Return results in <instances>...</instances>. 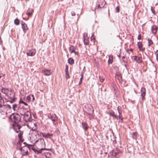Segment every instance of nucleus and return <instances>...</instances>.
<instances>
[{
    "label": "nucleus",
    "instance_id": "1",
    "mask_svg": "<svg viewBox=\"0 0 158 158\" xmlns=\"http://www.w3.org/2000/svg\"><path fill=\"white\" fill-rule=\"evenodd\" d=\"M36 143V146L37 148L32 149L34 151L36 154H39L42 152L43 150H49V149H46L45 148V143L43 139H39L35 141Z\"/></svg>",
    "mask_w": 158,
    "mask_h": 158
},
{
    "label": "nucleus",
    "instance_id": "2",
    "mask_svg": "<svg viewBox=\"0 0 158 158\" xmlns=\"http://www.w3.org/2000/svg\"><path fill=\"white\" fill-rule=\"evenodd\" d=\"M9 119L15 124L18 123L21 121V117L18 113H12L9 116Z\"/></svg>",
    "mask_w": 158,
    "mask_h": 158
},
{
    "label": "nucleus",
    "instance_id": "3",
    "mask_svg": "<svg viewBox=\"0 0 158 158\" xmlns=\"http://www.w3.org/2000/svg\"><path fill=\"white\" fill-rule=\"evenodd\" d=\"M83 111L88 114L91 115L94 113V109L93 106L90 104H88L85 105L83 108Z\"/></svg>",
    "mask_w": 158,
    "mask_h": 158
},
{
    "label": "nucleus",
    "instance_id": "4",
    "mask_svg": "<svg viewBox=\"0 0 158 158\" xmlns=\"http://www.w3.org/2000/svg\"><path fill=\"white\" fill-rule=\"evenodd\" d=\"M23 116H24L23 119L24 121L27 122H31L32 120V117L30 112L28 111Z\"/></svg>",
    "mask_w": 158,
    "mask_h": 158
},
{
    "label": "nucleus",
    "instance_id": "5",
    "mask_svg": "<svg viewBox=\"0 0 158 158\" xmlns=\"http://www.w3.org/2000/svg\"><path fill=\"white\" fill-rule=\"evenodd\" d=\"M141 96V99L142 101H144L145 99V96L146 93V90L144 87L141 88L140 90Z\"/></svg>",
    "mask_w": 158,
    "mask_h": 158
},
{
    "label": "nucleus",
    "instance_id": "6",
    "mask_svg": "<svg viewBox=\"0 0 158 158\" xmlns=\"http://www.w3.org/2000/svg\"><path fill=\"white\" fill-rule=\"evenodd\" d=\"M48 118L50 119L53 122L57 121L58 118L55 114H50L48 115Z\"/></svg>",
    "mask_w": 158,
    "mask_h": 158
},
{
    "label": "nucleus",
    "instance_id": "7",
    "mask_svg": "<svg viewBox=\"0 0 158 158\" xmlns=\"http://www.w3.org/2000/svg\"><path fill=\"white\" fill-rule=\"evenodd\" d=\"M83 42L85 45H87L89 44V38L87 33H84L83 34Z\"/></svg>",
    "mask_w": 158,
    "mask_h": 158
},
{
    "label": "nucleus",
    "instance_id": "8",
    "mask_svg": "<svg viewBox=\"0 0 158 158\" xmlns=\"http://www.w3.org/2000/svg\"><path fill=\"white\" fill-rule=\"evenodd\" d=\"M28 111V110L23 108V107L21 108L20 107L18 111L19 112L20 114L22 116L24 115Z\"/></svg>",
    "mask_w": 158,
    "mask_h": 158
},
{
    "label": "nucleus",
    "instance_id": "9",
    "mask_svg": "<svg viewBox=\"0 0 158 158\" xmlns=\"http://www.w3.org/2000/svg\"><path fill=\"white\" fill-rule=\"evenodd\" d=\"M21 24L24 32L25 33L26 31L28 29V27L27 24L23 21L21 22Z\"/></svg>",
    "mask_w": 158,
    "mask_h": 158
},
{
    "label": "nucleus",
    "instance_id": "10",
    "mask_svg": "<svg viewBox=\"0 0 158 158\" xmlns=\"http://www.w3.org/2000/svg\"><path fill=\"white\" fill-rule=\"evenodd\" d=\"M35 53L36 51L35 49H32L27 52V56H33L35 54Z\"/></svg>",
    "mask_w": 158,
    "mask_h": 158
},
{
    "label": "nucleus",
    "instance_id": "11",
    "mask_svg": "<svg viewBox=\"0 0 158 158\" xmlns=\"http://www.w3.org/2000/svg\"><path fill=\"white\" fill-rule=\"evenodd\" d=\"M42 72L46 76H49L51 74V70L44 69L42 70Z\"/></svg>",
    "mask_w": 158,
    "mask_h": 158
},
{
    "label": "nucleus",
    "instance_id": "12",
    "mask_svg": "<svg viewBox=\"0 0 158 158\" xmlns=\"http://www.w3.org/2000/svg\"><path fill=\"white\" fill-rule=\"evenodd\" d=\"M115 77H117V79L119 81H122V76L121 74L118 72L117 71L115 73Z\"/></svg>",
    "mask_w": 158,
    "mask_h": 158
},
{
    "label": "nucleus",
    "instance_id": "13",
    "mask_svg": "<svg viewBox=\"0 0 158 158\" xmlns=\"http://www.w3.org/2000/svg\"><path fill=\"white\" fill-rule=\"evenodd\" d=\"M133 57H134V60L136 61V62L138 63H140L142 62V60L141 57L138 56H134Z\"/></svg>",
    "mask_w": 158,
    "mask_h": 158
},
{
    "label": "nucleus",
    "instance_id": "14",
    "mask_svg": "<svg viewBox=\"0 0 158 158\" xmlns=\"http://www.w3.org/2000/svg\"><path fill=\"white\" fill-rule=\"evenodd\" d=\"M82 127L83 129L85 131H86L89 128L87 123L85 122L82 123Z\"/></svg>",
    "mask_w": 158,
    "mask_h": 158
},
{
    "label": "nucleus",
    "instance_id": "15",
    "mask_svg": "<svg viewBox=\"0 0 158 158\" xmlns=\"http://www.w3.org/2000/svg\"><path fill=\"white\" fill-rule=\"evenodd\" d=\"M12 108L14 111H18L19 108H20V105L19 104L17 105L16 104H14L12 105Z\"/></svg>",
    "mask_w": 158,
    "mask_h": 158
},
{
    "label": "nucleus",
    "instance_id": "16",
    "mask_svg": "<svg viewBox=\"0 0 158 158\" xmlns=\"http://www.w3.org/2000/svg\"><path fill=\"white\" fill-rule=\"evenodd\" d=\"M108 113L110 116L116 118L117 119H118V116L115 114L114 111L111 110Z\"/></svg>",
    "mask_w": 158,
    "mask_h": 158
},
{
    "label": "nucleus",
    "instance_id": "17",
    "mask_svg": "<svg viewBox=\"0 0 158 158\" xmlns=\"http://www.w3.org/2000/svg\"><path fill=\"white\" fill-rule=\"evenodd\" d=\"M137 45L140 51H143L145 50V48L143 47V45L141 42H138L137 43Z\"/></svg>",
    "mask_w": 158,
    "mask_h": 158
},
{
    "label": "nucleus",
    "instance_id": "18",
    "mask_svg": "<svg viewBox=\"0 0 158 158\" xmlns=\"http://www.w3.org/2000/svg\"><path fill=\"white\" fill-rule=\"evenodd\" d=\"M157 27L156 26H152V27L151 31L153 34H155L156 32Z\"/></svg>",
    "mask_w": 158,
    "mask_h": 158
},
{
    "label": "nucleus",
    "instance_id": "19",
    "mask_svg": "<svg viewBox=\"0 0 158 158\" xmlns=\"http://www.w3.org/2000/svg\"><path fill=\"white\" fill-rule=\"evenodd\" d=\"M42 134L43 136L45 137V138H50V137L52 136L53 135L52 134H50L49 133L47 134L42 133Z\"/></svg>",
    "mask_w": 158,
    "mask_h": 158
},
{
    "label": "nucleus",
    "instance_id": "20",
    "mask_svg": "<svg viewBox=\"0 0 158 158\" xmlns=\"http://www.w3.org/2000/svg\"><path fill=\"white\" fill-rule=\"evenodd\" d=\"M102 2L104 4V5H103V6H101L100 4H98L97 6V8H98L101 9L102 8H103L104 7V6L105 5L106 3L105 2L104 0H102Z\"/></svg>",
    "mask_w": 158,
    "mask_h": 158
},
{
    "label": "nucleus",
    "instance_id": "21",
    "mask_svg": "<svg viewBox=\"0 0 158 158\" xmlns=\"http://www.w3.org/2000/svg\"><path fill=\"white\" fill-rule=\"evenodd\" d=\"M69 50L71 53H73L75 52V49L73 46H71L69 48Z\"/></svg>",
    "mask_w": 158,
    "mask_h": 158
},
{
    "label": "nucleus",
    "instance_id": "22",
    "mask_svg": "<svg viewBox=\"0 0 158 158\" xmlns=\"http://www.w3.org/2000/svg\"><path fill=\"white\" fill-rule=\"evenodd\" d=\"M68 62L70 64H72L74 63V60L72 58H70L68 59Z\"/></svg>",
    "mask_w": 158,
    "mask_h": 158
},
{
    "label": "nucleus",
    "instance_id": "23",
    "mask_svg": "<svg viewBox=\"0 0 158 158\" xmlns=\"http://www.w3.org/2000/svg\"><path fill=\"white\" fill-rule=\"evenodd\" d=\"M15 92L10 93V95H8V97L10 98H15Z\"/></svg>",
    "mask_w": 158,
    "mask_h": 158
},
{
    "label": "nucleus",
    "instance_id": "24",
    "mask_svg": "<svg viewBox=\"0 0 158 158\" xmlns=\"http://www.w3.org/2000/svg\"><path fill=\"white\" fill-rule=\"evenodd\" d=\"M132 137L133 139H137V134L136 132H133L132 135Z\"/></svg>",
    "mask_w": 158,
    "mask_h": 158
},
{
    "label": "nucleus",
    "instance_id": "25",
    "mask_svg": "<svg viewBox=\"0 0 158 158\" xmlns=\"http://www.w3.org/2000/svg\"><path fill=\"white\" fill-rule=\"evenodd\" d=\"M20 103H22L25 106H28L27 104V103H26V102H24L23 101V100H22V99L21 98L20 99L19 102V104Z\"/></svg>",
    "mask_w": 158,
    "mask_h": 158
},
{
    "label": "nucleus",
    "instance_id": "26",
    "mask_svg": "<svg viewBox=\"0 0 158 158\" xmlns=\"http://www.w3.org/2000/svg\"><path fill=\"white\" fill-rule=\"evenodd\" d=\"M14 23L17 25H19V20L17 18L14 20Z\"/></svg>",
    "mask_w": 158,
    "mask_h": 158
},
{
    "label": "nucleus",
    "instance_id": "27",
    "mask_svg": "<svg viewBox=\"0 0 158 158\" xmlns=\"http://www.w3.org/2000/svg\"><path fill=\"white\" fill-rule=\"evenodd\" d=\"M19 131V133L18 135V136L19 137V139H20V140L22 137L23 132V131Z\"/></svg>",
    "mask_w": 158,
    "mask_h": 158
},
{
    "label": "nucleus",
    "instance_id": "28",
    "mask_svg": "<svg viewBox=\"0 0 158 158\" xmlns=\"http://www.w3.org/2000/svg\"><path fill=\"white\" fill-rule=\"evenodd\" d=\"M14 125L16 127L18 128V129L19 130H20V129H21V128L22 127V126H21L18 123H15V124Z\"/></svg>",
    "mask_w": 158,
    "mask_h": 158
},
{
    "label": "nucleus",
    "instance_id": "29",
    "mask_svg": "<svg viewBox=\"0 0 158 158\" xmlns=\"http://www.w3.org/2000/svg\"><path fill=\"white\" fill-rule=\"evenodd\" d=\"M148 46H149L150 45H152L153 43L152 40H151L150 39H148Z\"/></svg>",
    "mask_w": 158,
    "mask_h": 158
},
{
    "label": "nucleus",
    "instance_id": "30",
    "mask_svg": "<svg viewBox=\"0 0 158 158\" xmlns=\"http://www.w3.org/2000/svg\"><path fill=\"white\" fill-rule=\"evenodd\" d=\"M33 12H34L33 9H31V11L30 12H29L28 13H27V14L28 17H30L32 15V14L33 13Z\"/></svg>",
    "mask_w": 158,
    "mask_h": 158
},
{
    "label": "nucleus",
    "instance_id": "31",
    "mask_svg": "<svg viewBox=\"0 0 158 158\" xmlns=\"http://www.w3.org/2000/svg\"><path fill=\"white\" fill-rule=\"evenodd\" d=\"M11 99V100L10 101V103H13L14 102H15L16 100V98H10Z\"/></svg>",
    "mask_w": 158,
    "mask_h": 158
},
{
    "label": "nucleus",
    "instance_id": "32",
    "mask_svg": "<svg viewBox=\"0 0 158 158\" xmlns=\"http://www.w3.org/2000/svg\"><path fill=\"white\" fill-rule=\"evenodd\" d=\"M3 106L5 108H6L9 109H10L11 108V106L7 104L6 105H3Z\"/></svg>",
    "mask_w": 158,
    "mask_h": 158
},
{
    "label": "nucleus",
    "instance_id": "33",
    "mask_svg": "<svg viewBox=\"0 0 158 158\" xmlns=\"http://www.w3.org/2000/svg\"><path fill=\"white\" fill-rule=\"evenodd\" d=\"M65 73H66V79H68L69 78V73L68 72V71H65Z\"/></svg>",
    "mask_w": 158,
    "mask_h": 158
},
{
    "label": "nucleus",
    "instance_id": "34",
    "mask_svg": "<svg viewBox=\"0 0 158 158\" xmlns=\"http://www.w3.org/2000/svg\"><path fill=\"white\" fill-rule=\"evenodd\" d=\"M1 91L2 93L3 94H5L6 95V94L7 93L6 90L3 89V88H2L1 90Z\"/></svg>",
    "mask_w": 158,
    "mask_h": 158
},
{
    "label": "nucleus",
    "instance_id": "35",
    "mask_svg": "<svg viewBox=\"0 0 158 158\" xmlns=\"http://www.w3.org/2000/svg\"><path fill=\"white\" fill-rule=\"evenodd\" d=\"M120 11V7L119 6H118L116 7V11L117 13H118Z\"/></svg>",
    "mask_w": 158,
    "mask_h": 158
},
{
    "label": "nucleus",
    "instance_id": "36",
    "mask_svg": "<svg viewBox=\"0 0 158 158\" xmlns=\"http://www.w3.org/2000/svg\"><path fill=\"white\" fill-rule=\"evenodd\" d=\"M113 62V59H110V58L109 57L108 60V63L109 64H112Z\"/></svg>",
    "mask_w": 158,
    "mask_h": 158
},
{
    "label": "nucleus",
    "instance_id": "37",
    "mask_svg": "<svg viewBox=\"0 0 158 158\" xmlns=\"http://www.w3.org/2000/svg\"><path fill=\"white\" fill-rule=\"evenodd\" d=\"M113 155H114V156L116 157H118L119 156L118 155V152H113Z\"/></svg>",
    "mask_w": 158,
    "mask_h": 158
},
{
    "label": "nucleus",
    "instance_id": "38",
    "mask_svg": "<svg viewBox=\"0 0 158 158\" xmlns=\"http://www.w3.org/2000/svg\"><path fill=\"white\" fill-rule=\"evenodd\" d=\"M99 79L100 81L101 82H103L104 80V79L101 76H100L99 77Z\"/></svg>",
    "mask_w": 158,
    "mask_h": 158
},
{
    "label": "nucleus",
    "instance_id": "39",
    "mask_svg": "<svg viewBox=\"0 0 158 158\" xmlns=\"http://www.w3.org/2000/svg\"><path fill=\"white\" fill-rule=\"evenodd\" d=\"M119 118V119L121 120V122L122 123L123 122V118L122 117H121L120 115H118V118Z\"/></svg>",
    "mask_w": 158,
    "mask_h": 158
},
{
    "label": "nucleus",
    "instance_id": "40",
    "mask_svg": "<svg viewBox=\"0 0 158 158\" xmlns=\"http://www.w3.org/2000/svg\"><path fill=\"white\" fill-rule=\"evenodd\" d=\"M16 127L15 126H13V129L16 132V133H18L19 131H18L16 129Z\"/></svg>",
    "mask_w": 158,
    "mask_h": 158
},
{
    "label": "nucleus",
    "instance_id": "41",
    "mask_svg": "<svg viewBox=\"0 0 158 158\" xmlns=\"http://www.w3.org/2000/svg\"><path fill=\"white\" fill-rule=\"evenodd\" d=\"M16 127L15 126H13V129L16 132V133H18L19 131H18L16 129Z\"/></svg>",
    "mask_w": 158,
    "mask_h": 158
},
{
    "label": "nucleus",
    "instance_id": "42",
    "mask_svg": "<svg viewBox=\"0 0 158 158\" xmlns=\"http://www.w3.org/2000/svg\"><path fill=\"white\" fill-rule=\"evenodd\" d=\"M16 127L15 126H13V129L16 132V133H18L19 131H18L16 129Z\"/></svg>",
    "mask_w": 158,
    "mask_h": 158
},
{
    "label": "nucleus",
    "instance_id": "43",
    "mask_svg": "<svg viewBox=\"0 0 158 158\" xmlns=\"http://www.w3.org/2000/svg\"><path fill=\"white\" fill-rule=\"evenodd\" d=\"M27 100L28 101H31V98L30 95L28 96L27 97Z\"/></svg>",
    "mask_w": 158,
    "mask_h": 158
},
{
    "label": "nucleus",
    "instance_id": "44",
    "mask_svg": "<svg viewBox=\"0 0 158 158\" xmlns=\"http://www.w3.org/2000/svg\"><path fill=\"white\" fill-rule=\"evenodd\" d=\"M55 132L58 135H59V134L60 133V132L59 131L58 129H56L55 130Z\"/></svg>",
    "mask_w": 158,
    "mask_h": 158
},
{
    "label": "nucleus",
    "instance_id": "45",
    "mask_svg": "<svg viewBox=\"0 0 158 158\" xmlns=\"http://www.w3.org/2000/svg\"><path fill=\"white\" fill-rule=\"evenodd\" d=\"M151 10H152V13L154 15H156V13H155V11L153 10L152 9V7L151 8Z\"/></svg>",
    "mask_w": 158,
    "mask_h": 158
},
{
    "label": "nucleus",
    "instance_id": "46",
    "mask_svg": "<svg viewBox=\"0 0 158 158\" xmlns=\"http://www.w3.org/2000/svg\"><path fill=\"white\" fill-rule=\"evenodd\" d=\"M137 39L138 40H141V35L140 34H139L138 35Z\"/></svg>",
    "mask_w": 158,
    "mask_h": 158
},
{
    "label": "nucleus",
    "instance_id": "47",
    "mask_svg": "<svg viewBox=\"0 0 158 158\" xmlns=\"http://www.w3.org/2000/svg\"><path fill=\"white\" fill-rule=\"evenodd\" d=\"M3 89H4L6 90L7 93H8V92H9V89L8 88H3Z\"/></svg>",
    "mask_w": 158,
    "mask_h": 158
},
{
    "label": "nucleus",
    "instance_id": "48",
    "mask_svg": "<svg viewBox=\"0 0 158 158\" xmlns=\"http://www.w3.org/2000/svg\"><path fill=\"white\" fill-rule=\"evenodd\" d=\"M68 69H69V67H68V65H66L65 69V71H68Z\"/></svg>",
    "mask_w": 158,
    "mask_h": 158
},
{
    "label": "nucleus",
    "instance_id": "49",
    "mask_svg": "<svg viewBox=\"0 0 158 158\" xmlns=\"http://www.w3.org/2000/svg\"><path fill=\"white\" fill-rule=\"evenodd\" d=\"M84 71H85V67H84V69H83L82 72L81 73V75H82L83 76V74H84Z\"/></svg>",
    "mask_w": 158,
    "mask_h": 158
},
{
    "label": "nucleus",
    "instance_id": "50",
    "mask_svg": "<svg viewBox=\"0 0 158 158\" xmlns=\"http://www.w3.org/2000/svg\"><path fill=\"white\" fill-rule=\"evenodd\" d=\"M93 34L92 36H91V40H95V38L94 37H93Z\"/></svg>",
    "mask_w": 158,
    "mask_h": 158
},
{
    "label": "nucleus",
    "instance_id": "51",
    "mask_svg": "<svg viewBox=\"0 0 158 158\" xmlns=\"http://www.w3.org/2000/svg\"><path fill=\"white\" fill-rule=\"evenodd\" d=\"M71 13V15H72V16H74L75 15V13L74 12H73L72 11Z\"/></svg>",
    "mask_w": 158,
    "mask_h": 158
},
{
    "label": "nucleus",
    "instance_id": "52",
    "mask_svg": "<svg viewBox=\"0 0 158 158\" xmlns=\"http://www.w3.org/2000/svg\"><path fill=\"white\" fill-rule=\"evenodd\" d=\"M113 144H114L116 143V140H114L113 142Z\"/></svg>",
    "mask_w": 158,
    "mask_h": 158
},
{
    "label": "nucleus",
    "instance_id": "53",
    "mask_svg": "<svg viewBox=\"0 0 158 158\" xmlns=\"http://www.w3.org/2000/svg\"><path fill=\"white\" fill-rule=\"evenodd\" d=\"M9 92H10V93H12V92H14V91H13V89H10V90H9Z\"/></svg>",
    "mask_w": 158,
    "mask_h": 158
},
{
    "label": "nucleus",
    "instance_id": "54",
    "mask_svg": "<svg viewBox=\"0 0 158 158\" xmlns=\"http://www.w3.org/2000/svg\"><path fill=\"white\" fill-rule=\"evenodd\" d=\"M156 59L158 62V53L156 55Z\"/></svg>",
    "mask_w": 158,
    "mask_h": 158
},
{
    "label": "nucleus",
    "instance_id": "55",
    "mask_svg": "<svg viewBox=\"0 0 158 158\" xmlns=\"http://www.w3.org/2000/svg\"><path fill=\"white\" fill-rule=\"evenodd\" d=\"M2 41L1 39V37L0 36V45L1 44H2Z\"/></svg>",
    "mask_w": 158,
    "mask_h": 158
},
{
    "label": "nucleus",
    "instance_id": "56",
    "mask_svg": "<svg viewBox=\"0 0 158 158\" xmlns=\"http://www.w3.org/2000/svg\"><path fill=\"white\" fill-rule=\"evenodd\" d=\"M81 77L80 79V80H81V81H82V80L83 78V76L82 75H81Z\"/></svg>",
    "mask_w": 158,
    "mask_h": 158
},
{
    "label": "nucleus",
    "instance_id": "57",
    "mask_svg": "<svg viewBox=\"0 0 158 158\" xmlns=\"http://www.w3.org/2000/svg\"><path fill=\"white\" fill-rule=\"evenodd\" d=\"M114 69H115V68L117 69L118 70V69H119L118 68V67H117V66H114Z\"/></svg>",
    "mask_w": 158,
    "mask_h": 158
},
{
    "label": "nucleus",
    "instance_id": "58",
    "mask_svg": "<svg viewBox=\"0 0 158 158\" xmlns=\"http://www.w3.org/2000/svg\"><path fill=\"white\" fill-rule=\"evenodd\" d=\"M73 52L75 53V55H78V52H76L75 51V52Z\"/></svg>",
    "mask_w": 158,
    "mask_h": 158
},
{
    "label": "nucleus",
    "instance_id": "59",
    "mask_svg": "<svg viewBox=\"0 0 158 158\" xmlns=\"http://www.w3.org/2000/svg\"><path fill=\"white\" fill-rule=\"evenodd\" d=\"M100 1H101V6H103V5H104V4L102 2V0H100Z\"/></svg>",
    "mask_w": 158,
    "mask_h": 158
},
{
    "label": "nucleus",
    "instance_id": "60",
    "mask_svg": "<svg viewBox=\"0 0 158 158\" xmlns=\"http://www.w3.org/2000/svg\"><path fill=\"white\" fill-rule=\"evenodd\" d=\"M31 95L32 96V97L33 98H32L33 100H34L35 99V98H34V95Z\"/></svg>",
    "mask_w": 158,
    "mask_h": 158
},
{
    "label": "nucleus",
    "instance_id": "61",
    "mask_svg": "<svg viewBox=\"0 0 158 158\" xmlns=\"http://www.w3.org/2000/svg\"><path fill=\"white\" fill-rule=\"evenodd\" d=\"M118 113H119V115H120V114H121V113L120 112L119 110H118Z\"/></svg>",
    "mask_w": 158,
    "mask_h": 158
},
{
    "label": "nucleus",
    "instance_id": "62",
    "mask_svg": "<svg viewBox=\"0 0 158 158\" xmlns=\"http://www.w3.org/2000/svg\"><path fill=\"white\" fill-rule=\"evenodd\" d=\"M82 81H81L80 80V85L81 84V82Z\"/></svg>",
    "mask_w": 158,
    "mask_h": 158
},
{
    "label": "nucleus",
    "instance_id": "63",
    "mask_svg": "<svg viewBox=\"0 0 158 158\" xmlns=\"http://www.w3.org/2000/svg\"><path fill=\"white\" fill-rule=\"evenodd\" d=\"M125 58V56H122L123 60Z\"/></svg>",
    "mask_w": 158,
    "mask_h": 158
},
{
    "label": "nucleus",
    "instance_id": "64",
    "mask_svg": "<svg viewBox=\"0 0 158 158\" xmlns=\"http://www.w3.org/2000/svg\"><path fill=\"white\" fill-rule=\"evenodd\" d=\"M22 147H21V148H19V150L21 151H22Z\"/></svg>",
    "mask_w": 158,
    "mask_h": 158
}]
</instances>
